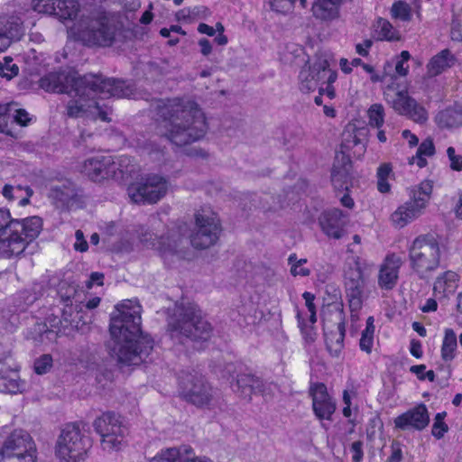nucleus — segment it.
<instances>
[{
    "mask_svg": "<svg viewBox=\"0 0 462 462\" xmlns=\"http://www.w3.org/2000/svg\"><path fill=\"white\" fill-rule=\"evenodd\" d=\"M302 297L305 300L306 307L309 311H314L316 310V306L314 304L315 296L311 292L305 291L302 294Z\"/></svg>",
    "mask_w": 462,
    "mask_h": 462,
    "instance_id": "obj_64",
    "label": "nucleus"
},
{
    "mask_svg": "<svg viewBox=\"0 0 462 462\" xmlns=\"http://www.w3.org/2000/svg\"><path fill=\"white\" fill-rule=\"evenodd\" d=\"M411 271L420 279L428 280L440 265V245L430 234L417 236L408 247Z\"/></svg>",
    "mask_w": 462,
    "mask_h": 462,
    "instance_id": "obj_4",
    "label": "nucleus"
},
{
    "mask_svg": "<svg viewBox=\"0 0 462 462\" xmlns=\"http://www.w3.org/2000/svg\"><path fill=\"white\" fill-rule=\"evenodd\" d=\"M22 193L23 192H14V195L15 196L14 199H20L19 205L25 206L29 203V199L32 196L33 190L29 186H26L24 189L25 196L23 197Z\"/></svg>",
    "mask_w": 462,
    "mask_h": 462,
    "instance_id": "obj_62",
    "label": "nucleus"
},
{
    "mask_svg": "<svg viewBox=\"0 0 462 462\" xmlns=\"http://www.w3.org/2000/svg\"><path fill=\"white\" fill-rule=\"evenodd\" d=\"M79 100H69L66 106V115L70 118L88 117L91 119H100L104 122H109L108 114L110 109L106 106H102L95 99V94L90 96H78Z\"/></svg>",
    "mask_w": 462,
    "mask_h": 462,
    "instance_id": "obj_16",
    "label": "nucleus"
},
{
    "mask_svg": "<svg viewBox=\"0 0 462 462\" xmlns=\"http://www.w3.org/2000/svg\"><path fill=\"white\" fill-rule=\"evenodd\" d=\"M135 233L143 246L157 250L161 256L166 259L169 256L181 254L187 243L189 226L181 222L168 229L167 233L159 238L143 226H138Z\"/></svg>",
    "mask_w": 462,
    "mask_h": 462,
    "instance_id": "obj_5",
    "label": "nucleus"
},
{
    "mask_svg": "<svg viewBox=\"0 0 462 462\" xmlns=\"http://www.w3.org/2000/svg\"><path fill=\"white\" fill-rule=\"evenodd\" d=\"M24 383L20 380L18 372L9 366L0 365V392L10 394L22 393Z\"/></svg>",
    "mask_w": 462,
    "mask_h": 462,
    "instance_id": "obj_32",
    "label": "nucleus"
},
{
    "mask_svg": "<svg viewBox=\"0 0 462 462\" xmlns=\"http://www.w3.org/2000/svg\"><path fill=\"white\" fill-rule=\"evenodd\" d=\"M12 117L14 120L23 125L25 126L30 122L29 114L22 108H16V104L14 103V106L12 109Z\"/></svg>",
    "mask_w": 462,
    "mask_h": 462,
    "instance_id": "obj_55",
    "label": "nucleus"
},
{
    "mask_svg": "<svg viewBox=\"0 0 462 462\" xmlns=\"http://www.w3.org/2000/svg\"><path fill=\"white\" fill-rule=\"evenodd\" d=\"M391 14L393 18L400 19L404 22L411 19V7L408 4L402 1L395 2L393 5Z\"/></svg>",
    "mask_w": 462,
    "mask_h": 462,
    "instance_id": "obj_46",
    "label": "nucleus"
},
{
    "mask_svg": "<svg viewBox=\"0 0 462 462\" xmlns=\"http://www.w3.org/2000/svg\"><path fill=\"white\" fill-rule=\"evenodd\" d=\"M75 29L79 39L88 46H110L116 36V28L106 17L82 19Z\"/></svg>",
    "mask_w": 462,
    "mask_h": 462,
    "instance_id": "obj_9",
    "label": "nucleus"
},
{
    "mask_svg": "<svg viewBox=\"0 0 462 462\" xmlns=\"http://www.w3.org/2000/svg\"><path fill=\"white\" fill-rule=\"evenodd\" d=\"M191 454H193V449L189 446L167 448L158 452L150 462H182L185 456Z\"/></svg>",
    "mask_w": 462,
    "mask_h": 462,
    "instance_id": "obj_36",
    "label": "nucleus"
},
{
    "mask_svg": "<svg viewBox=\"0 0 462 462\" xmlns=\"http://www.w3.org/2000/svg\"><path fill=\"white\" fill-rule=\"evenodd\" d=\"M297 319L299 327L300 328L303 337L307 343H312L316 339V333L312 327H308L304 324V320L301 319L300 313H297Z\"/></svg>",
    "mask_w": 462,
    "mask_h": 462,
    "instance_id": "obj_54",
    "label": "nucleus"
},
{
    "mask_svg": "<svg viewBox=\"0 0 462 462\" xmlns=\"http://www.w3.org/2000/svg\"><path fill=\"white\" fill-rule=\"evenodd\" d=\"M79 10V5L77 0H56L55 13L56 15L61 20H72L77 16Z\"/></svg>",
    "mask_w": 462,
    "mask_h": 462,
    "instance_id": "obj_39",
    "label": "nucleus"
},
{
    "mask_svg": "<svg viewBox=\"0 0 462 462\" xmlns=\"http://www.w3.org/2000/svg\"><path fill=\"white\" fill-rule=\"evenodd\" d=\"M24 251L23 242L22 240L2 241L0 240V256L10 258L14 255H19Z\"/></svg>",
    "mask_w": 462,
    "mask_h": 462,
    "instance_id": "obj_44",
    "label": "nucleus"
},
{
    "mask_svg": "<svg viewBox=\"0 0 462 462\" xmlns=\"http://www.w3.org/2000/svg\"><path fill=\"white\" fill-rule=\"evenodd\" d=\"M80 84H87L86 95L101 94L106 97H129L134 89L125 80L116 79H104L101 75L87 74L83 76Z\"/></svg>",
    "mask_w": 462,
    "mask_h": 462,
    "instance_id": "obj_13",
    "label": "nucleus"
},
{
    "mask_svg": "<svg viewBox=\"0 0 462 462\" xmlns=\"http://www.w3.org/2000/svg\"><path fill=\"white\" fill-rule=\"evenodd\" d=\"M351 167V162L347 157L344 155L341 156V159L337 157L331 171V182L335 189L347 190Z\"/></svg>",
    "mask_w": 462,
    "mask_h": 462,
    "instance_id": "obj_30",
    "label": "nucleus"
},
{
    "mask_svg": "<svg viewBox=\"0 0 462 462\" xmlns=\"http://www.w3.org/2000/svg\"><path fill=\"white\" fill-rule=\"evenodd\" d=\"M232 388L235 393L249 400L252 394L264 393L263 382L251 374H239Z\"/></svg>",
    "mask_w": 462,
    "mask_h": 462,
    "instance_id": "obj_29",
    "label": "nucleus"
},
{
    "mask_svg": "<svg viewBox=\"0 0 462 462\" xmlns=\"http://www.w3.org/2000/svg\"><path fill=\"white\" fill-rule=\"evenodd\" d=\"M403 264L402 256L392 253L388 254L379 268L378 285L383 290H392L397 284L399 271Z\"/></svg>",
    "mask_w": 462,
    "mask_h": 462,
    "instance_id": "obj_19",
    "label": "nucleus"
},
{
    "mask_svg": "<svg viewBox=\"0 0 462 462\" xmlns=\"http://www.w3.org/2000/svg\"><path fill=\"white\" fill-rule=\"evenodd\" d=\"M457 59L451 51L448 49H445L431 58L427 65L428 74L431 77L438 76L453 67Z\"/></svg>",
    "mask_w": 462,
    "mask_h": 462,
    "instance_id": "obj_35",
    "label": "nucleus"
},
{
    "mask_svg": "<svg viewBox=\"0 0 462 462\" xmlns=\"http://www.w3.org/2000/svg\"><path fill=\"white\" fill-rule=\"evenodd\" d=\"M11 227H13V236L22 239L25 249L27 245L39 236L42 221L36 216L24 218L22 221L14 219Z\"/></svg>",
    "mask_w": 462,
    "mask_h": 462,
    "instance_id": "obj_26",
    "label": "nucleus"
},
{
    "mask_svg": "<svg viewBox=\"0 0 462 462\" xmlns=\"http://www.w3.org/2000/svg\"><path fill=\"white\" fill-rule=\"evenodd\" d=\"M112 156H96L84 161L80 171L95 182L111 179L110 171Z\"/></svg>",
    "mask_w": 462,
    "mask_h": 462,
    "instance_id": "obj_22",
    "label": "nucleus"
},
{
    "mask_svg": "<svg viewBox=\"0 0 462 462\" xmlns=\"http://www.w3.org/2000/svg\"><path fill=\"white\" fill-rule=\"evenodd\" d=\"M392 166L390 163H383L377 169V179H388L392 173Z\"/></svg>",
    "mask_w": 462,
    "mask_h": 462,
    "instance_id": "obj_63",
    "label": "nucleus"
},
{
    "mask_svg": "<svg viewBox=\"0 0 462 462\" xmlns=\"http://www.w3.org/2000/svg\"><path fill=\"white\" fill-rule=\"evenodd\" d=\"M345 288L349 307L352 311H358L363 305L365 280L361 268L356 264L345 272Z\"/></svg>",
    "mask_w": 462,
    "mask_h": 462,
    "instance_id": "obj_18",
    "label": "nucleus"
},
{
    "mask_svg": "<svg viewBox=\"0 0 462 462\" xmlns=\"http://www.w3.org/2000/svg\"><path fill=\"white\" fill-rule=\"evenodd\" d=\"M93 427L101 438L104 450L118 451L125 444L128 429L118 414L113 411L104 412L93 421Z\"/></svg>",
    "mask_w": 462,
    "mask_h": 462,
    "instance_id": "obj_7",
    "label": "nucleus"
},
{
    "mask_svg": "<svg viewBox=\"0 0 462 462\" xmlns=\"http://www.w3.org/2000/svg\"><path fill=\"white\" fill-rule=\"evenodd\" d=\"M91 443L78 423L67 424L58 437L55 454L60 462H83Z\"/></svg>",
    "mask_w": 462,
    "mask_h": 462,
    "instance_id": "obj_6",
    "label": "nucleus"
},
{
    "mask_svg": "<svg viewBox=\"0 0 462 462\" xmlns=\"http://www.w3.org/2000/svg\"><path fill=\"white\" fill-rule=\"evenodd\" d=\"M23 22L16 16L0 17V52L6 51L12 42L23 35Z\"/></svg>",
    "mask_w": 462,
    "mask_h": 462,
    "instance_id": "obj_23",
    "label": "nucleus"
},
{
    "mask_svg": "<svg viewBox=\"0 0 462 462\" xmlns=\"http://www.w3.org/2000/svg\"><path fill=\"white\" fill-rule=\"evenodd\" d=\"M83 79L78 72L62 70L51 72L40 79V86L48 92L67 93L74 96H85L87 84H80Z\"/></svg>",
    "mask_w": 462,
    "mask_h": 462,
    "instance_id": "obj_12",
    "label": "nucleus"
},
{
    "mask_svg": "<svg viewBox=\"0 0 462 462\" xmlns=\"http://www.w3.org/2000/svg\"><path fill=\"white\" fill-rule=\"evenodd\" d=\"M374 344V335L366 334L365 332H362V336L359 341V346L362 351H365L367 354H370L372 351Z\"/></svg>",
    "mask_w": 462,
    "mask_h": 462,
    "instance_id": "obj_58",
    "label": "nucleus"
},
{
    "mask_svg": "<svg viewBox=\"0 0 462 462\" xmlns=\"http://www.w3.org/2000/svg\"><path fill=\"white\" fill-rule=\"evenodd\" d=\"M375 32L378 41L395 42L401 39L400 32L392 23L383 18H378L375 23Z\"/></svg>",
    "mask_w": 462,
    "mask_h": 462,
    "instance_id": "obj_40",
    "label": "nucleus"
},
{
    "mask_svg": "<svg viewBox=\"0 0 462 462\" xmlns=\"http://www.w3.org/2000/svg\"><path fill=\"white\" fill-rule=\"evenodd\" d=\"M432 192V185L430 181H423L420 185L411 191L412 198L421 206L426 208Z\"/></svg>",
    "mask_w": 462,
    "mask_h": 462,
    "instance_id": "obj_45",
    "label": "nucleus"
},
{
    "mask_svg": "<svg viewBox=\"0 0 462 462\" xmlns=\"http://www.w3.org/2000/svg\"><path fill=\"white\" fill-rule=\"evenodd\" d=\"M180 394L188 402L197 407L211 409L217 404L216 392L201 375L187 374L182 378Z\"/></svg>",
    "mask_w": 462,
    "mask_h": 462,
    "instance_id": "obj_10",
    "label": "nucleus"
},
{
    "mask_svg": "<svg viewBox=\"0 0 462 462\" xmlns=\"http://www.w3.org/2000/svg\"><path fill=\"white\" fill-rule=\"evenodd\" d=\"M141 306L125 300L111 314L108 349L111 356L123 365L142 364L153 349V340L141 331Z\"/></svg>",
    "mask_w": 462,
    "mask_h": 462,
    "instance_id": "obj_1",
    "label": "nucleus"
},
{
    "mask_svg": "<svg viewBox=\"0 0 462 462\" xmlns=\"http://www.w3.org/2000/svg\"><path fill=\"white\" fill-rule=\"evenodd\" d=\"M195 230L189 236L190 244L196 249H206L214 245L221 231L220 222L216 214L210 211H199L195 214Z\"/></svg>",
    "mask_w": 462,
    "mask_h": 462,
    "instance_id": "obj_11",
    "label": "nucleus"
},
{
    "mask_svg": "<svg viewBox=\"0 0 462 462\" xmlns=\"http://www.w3.org/2000/svg\"><path fill=\"white\" fill-rule=\"evenodd\" d=\"M77 242L74 244L76 251L86 252L88 248V245L84 238V234L81 230H77L75 233Z\"/></svg>",
    "mask_w": 462,
    "mask_h": 462,
    "instance_id": "obj_60",
    "label": "nucleus"
},
{
    "mask_svg": "<svg viewBox=\"0 0 462 462\" xmlns=\"http://www.w3.org/2000/svg\"><path fill=\"white\" fill-rule=\"evenodd\" d=\"M326 69L313 66L309 69H302L299 74L300 89L302 92L315 90L319 87V82L327 75Z\"/></svg>",
    "mask_w": 462,
    "mask_h": 462,
    "instance_id": "obj_34",
    "label": "nucleus"
},
{
    "mask_svg": "<svg viewBox=\"0 0 462 462\" xmlns=\"http://www.w3.org/2000/svg\"><path fill=\"white\" fill-rule=\"evenodd\" d=\"M430 423V415L425 404L420 403L394 419L395 428L407 430L414 429L421 430Z\"/></svg>",
    "mask_w": 462,
    "mask_h": 462,
    "instance_id": "obj_21",
    "label": "nucleus"
},
{
    "mask_svg": "<svg viewBox=\"0 0 462 462\" xmlns=\"http://www.w3.org/2000/svg\"><path fill=\"white\" fill-rule=\"evenodd\" d=\"M56 0H32V6L40 14H52L55 13Z\"/></svg>",
    "mask_w": 462,
    "mask_h": 462,
    "instance_id": "obj_51",
    "label": "nucleus"
},
{
    "mask_svg": "<svg viewBox=\"0 0 462 462\" xmlns=\"http://www.w3.org/2000/svg\"><path fill=\"white\" fill-rule=\"evenodd\" d=\"M446 416L447 412L442 411L437 413L434 418L431 433L438 439L443 438L444 434L448 430V426L444 422Z\"/></svg>",
    "mask_w": 462,
    "mask_h": 462,
    "instance_id": "obj_48",
    "label": "nucleus"
},
{
    "mask_svg": "<svg viewBox=\"0 0 462 462\" xmlns=\"http://www.w3.org/2000/svg\"><path fill=\"white\" fill-rule=\"evenodd\" d=\"M448 157L450 161V167L454 171H462V156L456 154L454 147H448L447 150Z\"/></svg>",
    "mask_w": 462,
    "mask_h": 462,
    "instance_id": "obj_56",
    "label": "nucleus"
},
{
    "mask_svg": "<svg viewBox=\"0 0 462 462\" xmlns=\"http://www.w3.org/2000/svg\"><path fill=\"white\" fill-rule=\"evenodd\" d=\"M393 65L389 62L384 65V71L383 73H378L374 70V68L369 64H363V69L365 72L370 74V79L373 83L383 82L385 80L387 76L386 69H391Z\"/></svg>",
    "mask_w": 462,
    "mask_h": 462,
    "instance_id": "obj_52",
    "label": "nucleus"
},
{
    "mask_svg": "<svg viewBox=\"0 0 462 462\" xmlns=\"http://www.w3.org/2000/svg\"><path fill=\"white\" fill-rule=\"evenodd\" d=\"M110 171L114 173H111V179L116 180H125L136 172V165L134 162V160L127 155H121L119 157H113Z\"/></svg>",
    "mask_w": 462,
    "mask_h": 462,
    "instance_id": "obj_33",
    "label": "nucleus"
},
{
    "mask_svg": "<svg viewBox=\"0 0 462 462\" xmlns=\"http://www.w3.org/2000/svg\"><path fill=\"white\" fill-rule=\"evenodd\" d=\"M14 219H13L10 216L8 210L0 209V240L2 241H11L12 240H21L17 236H13L11 227Z\"/></svg>",
    "mask_w": 462,
    "mask_h": 462,
    "instance_id": "obj_43",
    "label": "nucleus"
},
{
    "mask_svg": "<svg viewBox=\"0 0 462 462\" xmlns=\"http://www.w3.org/2000/svg\"><path fill=\"white\" fill-rule=\"evenodd\" d=\"M369 124L380 128L384 122V110L381 104H374L368 110Z\"/></svg>",
    "mask_w": 462,
    "mask_h": 462,
    "instance_id": "obj_47",
    "label": "nucleus"
},
{
    "mask_svg": "<svg viewBox=\"0 0 462 462\" xmlns=\"http://www.w3.org/2000/svg\"><path fill=\"white\" fill-rule=\"evenodd\" d=\"M457 336L451 328L445 330V336L441 346V357L444 361H451L455 357V350L457 348Z\"/></svg>",
    "mask_w": 462,
    "mask_h": 462,
    "instance_id": "obj_42",
    "label": "nucleus"
},
{
    "mask_svg": "<svg viewBox=\"0 0 462 462\" xmlns=\"http://www.w3.org/2000/svg\"><path fill=\"white\" fill-rule=\"evenodd\" d=\"M160 113L162 135L178 147L201 140L208 132L204 112L189 98L169 99Z\"/></svg>",
    "mask_w": 462,
    "mask_h": 462,
    "instance_id": "obj_2",
    "label": "nucleus"
},
{
    "mask_svg": "<svg viewBox=\"0 0 462 462\" xmlns=\"http://www.w3.org/2000/svg\"><path fill=\"white\" fill-rule=\"evenodd\" d=\"M52 358L49 355H43L34 362V371L38 374H43L51 367Z\"/></svg>",
    "mask_w": 462,
    "mask_h": 462,
    "instance_id": "obj_53",
    "label": "nucleus"
},
{
    "mask_svg": "<svg viewBox=\"0 0 462 462\" xmlns=\"http://www.w3.org/2000/svg\"><path fill=\"white\" fill-rule=\"evenodd\" d=\"M347 0H315L311 6L315 19L330 23L340 18V8Z\"/></svg>",
    "mask_w": 462,
    "mask_h": 462,
    "instance_id": "obj_27",
    "label": "nucleus"
},
{
    "mask_svg": "<svg viewBox=\"0 0 462 462\" xmlns=\"http://www.w3.org/2000/svg\"><path fill=\"white\" fill-rule=\"evenodd\" d=\"M79 189L69 180H63L51 187L49 198L57 208H69L77 200Z\"/></svg>",
    "mask_w": 462,
    "mask_h": 462,
    "instance_id": "obj_25",
    "label": "nucleus"
},
{
    "mask_svg": "<svg viewBox=\"0 0 462 462\" xmlns=\"http://www.w3.org/2000/svg\"><path fill=\"white\" fill-rule=\"evenodd\" d=\"M435 152L434 143L431 139L424 140L419 146L414 156L409 158V164L416 163L420 168H423L427 164L425 156H432Z\"/></svg>",
    "mask_w": 462,
    "mask_h": 462,
    "instance_id": "obj_41",
    "label": "nucleus"
},
{
    "mask_svg": "<svg viewBox=\"0 0 462 462\" xmlns=\"http://www.w3.org/2000/svg\"><path fill=\"white\" fill-rule=\"evenodd\" d=\"M457 282L458 278L457 273L451 271L445 272L436 279L433 291L436 295L448 296L449 293L455 291Z\"/></svg>",
    "mask_w": 462,
    "mask_h": 462,
    "instance_id": "obj_37",
    "label": "nucleus"
},
{
    "mask_svg": "<svg viewBox=\"0 0 462 462\" xmlns=\"http://www.w3.org/2000/svg\"><path fill=\"white\" fill-rule=\"evenodd\" d=\"M14 103L0 105V132L9 134L8 122L12 118V109Z\"/></svg>",
    "mask_w": 462,
    "mask_h": 462,
    "instance_id": "obj_49",
    "label": "nucleus"
},
{
    "mask_svg": "<svg viewBox=\"0 0 462 462\" xmlns=\"http://www.w3.org/2000/svg\"><path fill=\"white\" fill-rule=\"evenodd\" d=\"M168 181L158 175H151L128 187V195L134 203H156L165 196Z\"/></svg>",
    "mask_w": 462,
    "mask_h": 462,
    "instance_id": "obj_15",
    "label": "nucleus"
},
{
    "mask_svg": "<svg viewBox=\"0 0 462 462\" xmlns=\"http://www.w3.org/2000/svg\"><path fill=\"white\" fill-rule=\"evenodd\" d=\"M63 286H60V293L64 309L61 314L60 322L64 328H70L76 330H84L88 324L87 313L83 311L81 302L73 305L72 299L77 293L75 286H69L65 293L62 292Z\"/></svg>",
    "mask_w": 462,
    "mask_h": 462,
    "instance_id": "obj_17",
    "label": "nucleus"
},
{
    "mask_svg": "<svg viewBox=\"0 0 462 462\" xmlns=\"http://www.w3.org/2000/svg\"><path fill=\"white\" fill-rule=\"evenodd\" d=\"M386 102L399 115L406 116L416 123L423 124L428 119L426 109L408 95L405 90H395L393 87H387L384 93Z\"/></svg>",
    "mask_w": 462,
    "mask_h": 462,
    "instance_id": "obj_14",
    "label": "nucleus"
},
{
    "mask_svg": "<svg viewBox=\"0 0 462 462\" xmlns=\"http://www.w3.org/2000/svg\"><path fill=\"white\" fill-rule=\"evenodd\" d=\"M346 217L342 210L333 208L322 213L319 222L322 231L328 237L339 239L345 234Z\"/></svg>",
    "mask_w": 462,
    "mask_h": 462,
    "instance_id": "obj_24",
    "label": "nucleus"
},
{
    "mask_svg": "<svg viewBox=\"0 0 462 462\" xmlns=\"http://www.w3.org/2000/svg\"><path fill=\"white\" fill-rule=\"evenodd\" d=\"M346 335L345 322L340 321L337 323L336 331H331L326 334V344L328 351L332 356H337L344 346V338Z\"/></svg>",
    "mask_w": 462,
    "mask_h": 462,
    "instance_id": "obj_38",
    "label": "nucleus"
},
{
    "mask_svg": "<svg viewBox=\"0 0 462 462\" xmlns=\"http://www.w3.org/2000/svg\"><path fill=\"white\" fill-rule=\"evenodd\" d=\"M13 59L11 57H5L4 63L0 62V76L6 78L7 79H13L19 72L17 65L12 63Z\"/></svg>",
    "mask_w": 462,
    "mask_h": 462,
    "instance_id": "obj_50",
    "label": "nucleus"
},
{
    "mask_svg": "<svg viewBox=\"0 0 462 462\" xmlns=\"http://www.w3.org/2000/svg\"><path fill=\"white\" fill-rule=\"evenodd\" d=\"M295 2L296 0H273L271 5L273 10L285 13L293 7Z\"/></svg>",
    "mask_w": 462,
    "mask_h": 462,
    "instance_id": "obj_57",
    "label": "nucleus"
},
{
    "mask_svg": "<svg viewBox=\"0 0 462 462\" xmlns=\"http://www.w3.org/2000/svg\"><path fill=\"white\" fill-rule=\"evenodd\" d=\"M36 444L23 430H14L0 448V462H36Z\"/></svg>",
    "mask_w": 462,
    "mask_h": 462,
    "instance_id": "obj_8",
    "label": "nucleus"
},
{
    "mask_svg": "<svg viewBox=\"0 0 462 462\" xmlns=\"http://www.w3.org/2000/svg\"><path fill=\"white\" fill-rule=\"evenodd\" d=\"M440 129H454L462 126V105L454 104L439 111L434 118Z\"/></svg>",
    "mask_w": 462,
    "mask_h": 462,
    "instance_id": "obj_31",
    "label": "nucleus"
},
{
    "mask_svg": "<svg viewBox=\"0 0 462 462\" xmlns=\"http://www.w3.org/2000/svg\"><path fill=\"white\" fill-rule=\"evenodd\" d=\"M312 397V408L319 420H331L336 411V403L328 395L324 383H315L310 389Z\"/></svg>",
    "mask_w": 462,
    "mask_h": 462,
    "instance_id": "obj_20",
    "label": "nucleus"
},
{
    "mask_svg": "<svg viewBox=\"0 0 462 462\" xmlns=\"http://www.w3.org/2000/svg\"><path fill=\"white\" fill-rule=\"evenodd\" d=\"M168 330L172 338L184 343V340H208L212 335L213 327L203 317L198 305L189 302L175 306L173 314L168 320Z\"/></svg>",
    "mask_w": 462,
    "mask_h": 462,
    "instance_id": "obj_3",
    "label": "nucleus"
},
{
    "mask_svg": "<svg viewBox=\"0 0 462 462\" xmlns=\"http://www.w3.org/2000/svg\"><path fill=\"white\" fill-rule=\"evenodd\" d=\"M351 451L354 453L352 457L353 462H361L364 457L363 442L361 440L353 442Z\"/></svg>",
    "mask_w": 462,
    "mask_h": 462,
    "instance_id": "obj_59",
    "label": "nucleus"
},
{
    "mask_svg": "<svg viewBox=\"0 0 462 462\" xmlns=\"http://www.w3.org/2000/svg\"><path fill=\"white\" fill-rule=\"evenodd\" d=\"M373 45V41L371 39H365L362 43H357L356 45V51L363 57H366L369 54V49Z\"/></svg>",
    "mask_w": 462,
    "mask_h": 462,
    "instance_id": "obj_61",
    "label": "nucleus"
},
{
    "mask_svg": "<svg viewBox=\"0 0 462 462\" xmlns=\"http://www.w3.org/2000/svg\"><path fill=\"white\" fill-rule=\"evenodd\" d=\"M424 207L416 201L412 197L411 199L397 208V209L392 214L391 221L393 226L402 228L406 225L419 217L423 210Z\"/></svg>",
    "mask_w": 462,
    "mask_h": 462,
    "instance_id": "obj_28",
    "label": "nucleus"
}]
</instances>
